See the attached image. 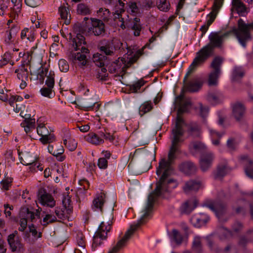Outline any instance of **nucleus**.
<instances>
[{
	"instance_id": "nucleus-1",
	"label": "nucleus",
	"mask_w": 253,
	"mask_h": 253,
	"mask_svg": "<svg viewBox=\"0 0 253 253\" xmlns=\"http://www.w3.org/2000/svg\"><path fill=\"white\" fill-rule=\"evenodd\" d=\"M179 105L175 127L172 129V139L171 146L168 154V159H162L159 163L157 168V175L160 176L159 180L156 184V187L148 197L147 205L144 210V213L135 224L132 225L125 233L123 237L119 240L108 253H117L125 247L134 234V232L141 225L144 224L150 215L153 208V205L158 197L162 196L167 192H169L178 185L177 181L169 177L173 173L172 163L176 158V153L179 150L180 143L182 142L181 137L183 134L182 128L184 121L181 115L188 110L190 105V101L186 100H176Z\"/></svg>"
},
{
	"instance_id": "nucleus-2",
	"label": "nucleus",
	"mask_w": 253,
	"mask_h": 253,
	"mask_svg": "<svg viewBox=\"0 0 253 253\" xmlns=\"http://www.w3.org/2000/svg\"><path fill=\"white\" fill-rule=\"evenodd\" d=\"M228 34V33L221 34L219 32H211L209 36L210 42L196 53V57L189 66V71L187 76L193 69L203 65L213 54L214 48L220 47L224 38L227 37Z\"/></svg>"
},
{
	"instance_id": "nucleus-3",
	"label": "nucleus",
	"mask_w": 253,
	"mask_h": 253,
	"mask_svg": "<svg viewBox=\"0 0 253 253\" xmlns=\"http://www.w3.org/2000/svg\"><path fill=\"white\" fill-rule=\"evenodd\" d=\"M142 54L143 51L139 50L133 55L127 58V59L124 57L118 58L109 65V72L115 74L116 76L122 77L125 74L126 69L136 62Z\"/></svg>"
},
{
	"instance_id": "nucleus-4",
	"label": "nucleus",
	"mask_w": 253,
	"mask_h": 253,
	"mask_svg": "<svg viewBox=\"0 0 253 253\" xmlns=\"http://www.w3.org/2000/svg\"><path fill=\"white\" fill-rule=\"evenodd\" d=\"M223 63L222 58L217 56L215 57L211 64L212 70L209 75L208 84L210 86L216 85L218 80L221 74V66Z\"/></svg>"
},
{
	"instance_id": "nucleus-5",
	"label": "nucleus",
	"mask_w": 253,
	"mask_h": 253,
	"mask_svg": "<svg viewBox=\"0 0 253 253\" xmlns=\"http://www.w3.org/2000/svg\"><path fill=\"white\" fill-rule=\"evenodd\" d=\"M110 229V224L106 225L104 222H102L93 236L92 247L96 248L100 245L102 241L106 239L107 233L109 232Z\"/></svg>"
},
{
	"instance_id": "nucleus-6",
	"label": "nucleus",
	"mask_w": 253,
	"mask_h": 253,
	"mask_svg": "<svg viewBox=\"0 0 253 253\" xmlns=\"http://www.w3.org/2000/svg\"><path fill=\"white\" fill-rule=\"evenodd\" d=\"M54 77V72L50 71L45 82L46 86L42 87L40 90V92L42 96L49 98L54 96L55 93L53 90L55 83Z\"/></svg>"
},
{
	"instance_id": "nucleus-7",
	"label": "nucleus",
	"mask_w": 253,
	"mask_h": 253,
	"mask_svg": "<svg viewBox=\"0 0 253 253\" xmlns=\"http://www.w3.org/2000/svg\"><path fill=\"white\" fill-rule=\"evenodd\" d=\"M37 133L41 136L40 141L43 144L52 142L55 140L53 133H51L43 124L38 125L37 128Z\"/></svg>"
},
{
	"instance_id": "nucleus-8",
	"label": "nucleus",
	"mask_w": 253,
	"mask_h": 253,
	"mask_svg": "<svg viewBox=\"0 0 253 253\" xmlns=\"http://www.w3.org/2000/svg\"><path fill=\"white\" fill-rule=\"evenodd\" d=\"M7 241L12 252H20L23 250V245L18 236L17 231H14L8 236Z\"/></svg>"
},
{
	"instance_id": "nucleus-9",
	"label": "nucleus",
	"mask_w": 253,
	"mask_h": 253,
	"mask_svg": "<svg viewBox=\"0 0 253 253\" xmlns=\"http://www.w3.org/2000/svg\"><path fill=\"white\" fill-rule=\"evenodd\" d=\"M196 69V68H195L194 69H193L190 72V73L187 76V75L189 71V68L188 71L184 78V80H183V82L184 83V89L186 91H189V92L197 91L199 90V89L201 87V86L203 84L202 82L199 79H195V80H194L190 82L189 83H186L187 79L188 78V76Z\"/></svg>"
},
{
	"instance_id": "nucleus-10",
	"label": "nucleus",
	"mask_w": 253,
	"mask_h": 253,
	"mask_svg": "<svg viewBox=\"0 0 253 253\" xmlns=\"http://www.w3.org/2000/svg\"><path fill=\"white\" fill-rule=\"evenodd\" d=\"M38 196L39 203L42 206L50 208L55 206V201L52 196L44 190L39 191Z\"/></svg>"
},
{
	"instance_id": "nucleus-11",
	"label": "nucleus",
	"mask_w": 253,
	"mask_h": 253,
	"mask_svg": "<svg viewBox=\"0 0 253 253\" xmlns=\"http://www.w3.org/2000/svg\"><path fill=\"white\" fill-rule=\"evenodd\" d=\"M92 26L88 28L95 36H103L105 32V25L101 20L91 18Z\"/></svg>"
},
{
	"instance_id": "nucleus-12",
	"label": "nucleus",
	"mask_w": 253,
	"mask_h": 253,
	"mask_svg": "<svg viewBox=\"0 0 253 253\" xmlns=\"http://www.w3.org/2000/svg\"><path fill=\"white\" fill-rule=\"evenodd\" d=\"M214 158V154L212 152H208L201 156L200 160V166L203 171H207L211 167Z\"/></svg>"
},
{
	"instance_id": "nucleus-13",
	"label": "nucleus",
	"mask_w": 253,
	"mask_h": 253,
	"mask_svg": "<svg viewBox=\"0 0 253 253\" xmlns=\"http://www.w3.org/2000/svg\"><path fill=\"white\" fill-rule=\"evenodd\" d=\"M72 42L75 50H80L83 53H88V49L84 46L86 42L83 36L77 34L75 38L72 39Z\"/></svg>"
},
{
	"instance_id": "nucleus-14",
	"label": "nucleus",
	"mask_w": 253,
	"mask_h": 253,
	"mask_svg": "<svg viewBox=\"0 0 253 253\" xmlns=\"http://www.w3.org/2000/svg\"><path fill=\"white\" fill-rule=\"evenodd\" d=\"M106 202V195L104 192H100L96 195L92 202V209L94 211H103V207Z\"/></svg>"
},
{
	"instance_id": "nucleus-15",
	"label": "nucleus",
	"mask_w": 253,
	"mask_h": 253,
	"mask_svg": "<svg viewBox=\"0 0 253 253\" xmlns=\"http://www.w3.org/2000/svg\"><path fill=\"white\" fill-rule=\"evenodd\" d=\"M126 28L132 30L133 34L135 36H139L142 29V26L140 23V19L137 17L129 20V22L126 23Z\"/></svg>"
},
{
	"instance_id": "nucleus-16",
	"label": "nucleus",
	"mask_w": 253,
	"mask_h": 253,
	"mask_svg": "<svg viewBox=\"0 0 253 253\" xmlns=\"http://www.w3.org/2000/svg\"><path fill=\"white\" fill-rule=\"evenodd\" d=\"M206 149V145L199 141H192L189 146L190 152L194 156L205 152Z\"/></svg>"
},
{
	"instance_id": "nucleus-17",
	"label": "nucleus",
	"mask_w": 253,
	"mask_h": 253,
	"mask_svg": "<svg viewBox=\"0 0 253 253\" xmlns=\"http://www.w3.org/2000/svg\"><path fill=\"white\" fill-rule=\"evenodd\" d=\"M198 201L195 198L190 199L183 203L180 208L181 213L184 214H189L197 206Z\"/></svg>"
},
{
	"instance_id": "nucleus-18",
	"label": "nucleus",
	"mask_w": 253,
	"mask_h": 253,
	"mask_svg": "<svg viewBox=\"0 0 253 253\" xmlns=\"http://www.w3.org/2000/svg\"><path fill=\"white\" fill-rule=\"evenodd\" d=\"M30 62V60L24 61L22 64L19 66L18 69L15 70V73H17V78L18 79H24L28 78V67Z\"/></svg>"
},
{
	"instance_id": "nucleus-19",
	"label": "nucleus",
	"mask_w": 253,
	"mask_h": 253,
	"mask_svg": "<svg viewBox=\"0 0 253 253\" xmlns=\"http://www.w3.org/2000/svg\"><path fill=\"white\" fill-rule=\"evenodd\" d=\"M242 0H232V9L234 11L237 13L241 16H245L248 11L245 5L242 2Z\"/></svg>"
},
{
	"instance_id": "nucleus-20",
	"label": "nucleus",
	"mask_w": 253,
	"mask_h": 253,
	"mask_svg": "<svg viewBox=\"0 0 253 253\" xmlns=\"http://www.w3.org/2000/svg\"><path fill=\"white\" fill-rule=\"evenodd\" d=\"M210 220V217L206 214L199 213L193 215L191 219V222L195 226L200 227L205 225Z\"/></svg>"
},
{
	"instance_id": "nucleus-21",
	"label": "nucleus",
	"mask_w": 253,
	"mask_h": 253,
	"mask_svg": "<svg viewBox=\"0 0 253 253\" xmlns=\"http://www.w3.org/2000/svg\"><path fill=\"white\" fill-rule=\"evenodd\" d=\"M25 120L21 124L22 127L27 134L30 133L35 128V119L31 118V115L25 114L24 117Z\"/></svg>"
},
{
	"instance_id": "nucleus-22",
	"label": "nucleus",
	"mask_w": 253,
	"mask_h": 253,
	"mask_svg": "<svg viewBox=\"0 0 253 253\" xmlns=\"http://www.w3.org/2000/svg\"><path fill=\"white\" fill-rule=\"evenodd\" d=\"M19 30V27L13 26L8 32H6V36L4 39V43L7 45L13 44L15 41V37Z\"/></svg>"
},
{
	"instance_id": "nucleus-23",
	"label": "nucleus",
	"mask_w": 253,
	"mask_h": 253,
	"mask_svg": "<svg viewBox=\"0 0 253 253\" xmlns=\"http://www.w3.org/2000/svg\"><path fill=\"white\" fill-rule=\"evenodd\" d=\"M201 186L200 181L190 180L186 182L183 187V190L185 193L198 191Z\"/></svg>"
},
{
	"instance_id": "nucleus-24",
	"label": "nucleus",
	"mask_w": 253,
	"mask_h": 253,
	"mask_svg": "<svg viewBox=\"0 0 253 253\" xmlns=\"http://www.w3.org/2000/svg\"><path fill=\"white\" fill-rule=\"evenodd\" d=\"M230 169L227 165L226 161L218 165L216 171L214 173L215 179H220L225 176L230 171Z\"/></svg>"
},
{
	"instance_id": "nucleus-25",
	"label": "nucleus",
	"mask_w": 253,
	"mask_h": 253,
	"mask_svg": "<svg viewBox=\"0 0 253 253\" xmlns=\"http://www.w3.org/2000/svg\"><path fill=\"white\" fill-rule=\"evenodd\" d=\"M20 215L21 217H24L28 220H30L31 222L34 223L36 222V218L40 219V215L31 211L27 208L24 207L21 208L20 211Z\"/></svg>"
},
{
	"instance_id": "nucleus-26",
	"label": "nucleus",
	"mask_w": 253,
	"mask_h": 253,
	"mask_svg": "<svg viewBox=\"0 0 253 253\" xmlns=\"http://www.w3.org/2000/svg\"><path fill=\"white\" fill-rule=\"evenodd\" d=\"M20 215L21 217H24L28 220H30L31 222L34 223L36 222V218L40 219V215L31 211L27 208L24 207L21 208L20 211Z\"/></svg>"
},
{
	"instance_id": "nucleus-27",
	"label": "nucleus",
	"mask_w": 253,
	"mask_h": 253,
	"mask_svg": "<svg viewBox=\"0 0 253 253\" xmlns=\"http://www.w3.org/2000/svg\"><path fill=\"white\" fill-rule=\"evenodd\" d=\"M169 237L172 243L178 246L180 245L184 240L183 236L175 229H172L171 232L169 233Z\"/></svg>"
},
{
	"instance_id": "nucleus-28",
	"label": "nucleus",
	"mask_w": 253,
	"mask_h": 253,
	"mask_svg": "<svg viewBox=\"0 0 253 253\" xmlns=\"http://www.w3.org/2000/svg\"><path fill=\"white\" fill-rule=\"evenodd\" d=\"M233 115L237 120H240L244 115L245 108L243 104L240 102H237L233 105Z\"/></svg>"
},
{
	"instance_id": "nucleus-29",
	"label": "nucleus",
	"mask_w": 253,
	"mask_h": 253,
	"mask_svg": "<svg viewBox=\"0 0 253 253\" xmlns=\"http://www.w3.org/2000/svg\"><path fill=\"white\" fill-rule=\"evenodd\" d=\"M241 159L244 162L246 165L245 170L247 175L253 178V162L250 160L247 156H241Z\"/></svg>"
},
{
	"instance_id": "nucleus-30",
	"label": "nucleus",
	"mask_w": 253,
	"mask_h": 253,
	"mask_svg": "<svg viewBox=\"0 0 253 253\" xmlns=\"http://www.w3.org/2000/svg\"><path fill=\"white\" fill-rule=\"evenodd\" d=\"M48 150L51 154L56 157L58 161L62 162L64 160L65 157L62 155L64 150L62 146H60L59 148H54L53 146L49 145L48 146Z\"/></svg>"
},
{
	"instance_id": "nucleus-31",
	"label": "nucleus",
	"mask_w": 253,
	"mask_h": 253,
	"mask_svg": "<svg viewBox=\"0 0 253 253\" xmlns=\"http://www.w3.org/2000/svg\"><path fill=\"white\" fill-rule=\"evenodd\" d=\"M180 170L186 174H191L196 170V167L193 163L187 162L182 163L179 166Z\"/></svg>"
},
{
	"instance_id": "nucleus-32",
	"label": "nucleus",
	"mask_w": 253,
	"mask_h": 253,
	"mask_svg": "<svg viewBox=\"0 0 253 253\" xmlns=\"http://www.w3.org/2000/svg\"><path fill=\"white\" fill-rule=\"evenodd\" d=\"M209 208L211 211L215 212L218 218H219L225 211V205L219 202H215L213 204L210 205Z\"/></svg>"
},
{
	"instance_id": "nucleus-33",
	"label": "nucleus",
	"mask_w": 253,
	"mask_h": 253,
	"mask_svg": "<svg viewBox=\"0 0 253 253\" xmlns=\"http://www.w3.org/2000/svg\"><path fill=\"white\" fill-rule=\"evenodd\" d=\"M85 139L87 142L95 145L102 144L104 142L103 139L101 138L100 134L98 135L94 133H88L85 137Z\"/></svg>"
},
{
	"instance_id": "nucleus-34",
	"label": "nucleus",
	"mask_w": 253,
	"mask_h": 253,
	"mask_svg": "<svg viewBox=\"0 0 253 253\" xmlns=\"http://www.w3.org/2000/svg\"><path fill=\"white\" fill-rule=\"evenodd\" d=\"M100 51L107 55L114 54L116 48L114 45V41L107 42L104 45L100 47Z\"/></svg>"
},
{
	"instance_id": "nucleus-35",
	"label": "nucleus",
	"mask_w": 253,
	"mask_h": 253,
	"mask_svg": "<svg viewBox=\"0 0 253 253\" xmlns=\"http://www.w3.org/2000/svg\"><path fill=\"white\" fill-rule=\"evenodd\" d=\"M209 130L210 133L212 143L213 145L215 146L219 145L220 139L223 135V133L217 132L216 130L210 128L209 129Z\"/></svg>"
},
{
	"instance_id": "nucleus-36",
	"label": "nucleus",
	"mask_w": 253,
	"mask_h": 253,
	"mask_svg": "<svg viewBox=\"0 0 253 253\" xmlns=\"http://www.w3.org/2000/svg\"><path fill=\"white\" fill-rule=\"evenodd\" d=\"M59 12L62 19L65 20L64 23L68 25L70 22V16H69V10L68 7L61 6L59 8Z\"/></svg>"
},
{
	"instance_id": "nucleus-37",
	"label": "nucleus",
	"mask_w": 253,
	"mask_h": 253,
	"mask_svg": "<svg viewBox=\"0 0 253 253\" xmlns=\"http://www.w3.org/2000/svg\"><path fill=\"white\" fill-rule=\"evenodd\" d=\"M153 108L151 101H147L142 103L139 108V114L141 117L150 112Z\"/></svg>"
},
{
	"instance_id": "nucleus-38",
	"label": "nucleus",
	"mask_w": 253,
	"mask_h": 253,
	"mask_svg": "<svg viewBox=\"0 0 253 253\" xmlns=\"http://www.w3.org/2000/svg\"><path fill=\"white\" fill-rule=\"evenodd\" d=\"M55 213L56 215V217L59 219L64 220L66 218H69V215L72 212H68L67 209L64 208L57 207L55 209Z\"/></svg>"
},
{
	"instance_id": "nucleus-39",
	"label": "nucleus",
	"mask_w": 253,
	"mask_h": 253,
	"mask_svg": "<svg viewBox=\"0 0 253 253\" xmlns=\"http://www.w3.org/2000/svg\"><path fill=\"white\" fill-rule=\"evenodd\" d=\"M125 11H121V10L120 9H116L115 12L113 14L114 20L116 21L117 19L119 20V21L120 22V24L117 23V24L122 29H125L126 28V26L125 24V22L124 21V18L122 17V14Z\"/></svg>"
},
{
	"instance_id": "nucleus-40",
	"label": "nucleus",
	"mask_w": 253,
	"mask_h": 253,
	"mask_svg": "<svg viewBox=\"0 0 253 253\" xmlns=\"http://www.w3.org/2000/svg\"><path fill=\"white\" fill-rule=\"evenodd\" d=\"M192 249L195 253H201L202 247L201 244V238L199 236H196L192 243Z\"/></svg>"
},
{
	"instance_id": "nucleus-41",
	"label": "nucleus",
	"mask_w": 253,
	"mask_h": 253,
	"mask_svg": "<svg viewBox=\"0 0 253 253\" xmlns=\"http://www.w3.org/2000/svg\"><path fill=\"white\" fill-rule=\"evenodd\" d=\"M98 16L104 21H108L111 17V13L109 9L105 8H100L97 11Z\"/></svg>"
},
{
	"instance_id": "nucleus-42",
	"label": "nucleus",
	"mask_w": 253,
	"mask_h": 253,
	"mask_svg": "<svg viewBox=\"0 0 253 253\" xmlns=\"http://www.w3.org/2000/svg\"><path fill=\"white\" fill-rule=\"evenodd\" d=\"M85 53L82 52L81 53L77 52L73 55V58L74 60L78 61L80 65L84 66L86 64L87 62L86 56Z\"/></svg>"
},
{
	"instance_id": "nucleus-43",
	"label": "nucleus",
	"mask_w": 253,
	"mask_h": 253,
	"mask_svg": "<svg viewBox=\"0 0 253 253\" xmlns=\"http://www.w3.org/2000/svg\"><path fill=\"white\" fill-rule=\"evenodd\" d=\"M57 221V217L50 214H47L43 217L42 223L41 220H40L41 223L44 227L46 226L48 224L53 223Z\"/></svg>"
},
{
	"instance_id": "nucleus-44",
	"label": "nucleus",
	"mask_w": 253,
	"mask_h": 253,
	"mask_svg": "<svg viewBox=\"0 0 253 253\" xmlns=\"http://www.w3.org/2000/svg\"><path fill=\"white\" fill-rule=\"evenodd\" d=\"M48 69L41 66L38 70L37 78L41 83H43L44 77L47 76Z\"/></svg>"
},
{
	"instance_id": "nucleus-45",
	"label": "nucleus",
	"mask_w": 253,
	"mask_h": 253,
	"mask_svg": "<svg viewBox=\"0 0 253 253\" xmlns=\"http://www.w3.org/2000/svg\"><path fill=\"white\" fill-rule=\"evenodd\" d=\"M157 4L158 8L161 11L167 12L169 9L170 4L167 0H159Z\"/></svg>"
},
{
	"instance_id": "nucleus-46",
	"label": "nucleus",
	"mask_w": 253,
	"mask_h": 253,
	"mask_svg": "<svg viewBox=\"0 0 253 253\" xmlns=\"http://www.w3.org/2000/svg\"><path fill=\"white\" fill-rule=\"evenodd\" d=\"M63 143L70 151H74L77 146V143L74 139L70 138L65 139L63 140Z\"/></svg>"
},
{
	"instance_id": "nucleus-47",
	"label": "nucleus",
	"mask_w": 253,
	"mask_h": 253,
	"mask_svg": "<svg viewBox=\"0 0 253 253\" xmlns=\"http://www.w3.org/2000/svg\"><path fill=\"white\" fill-rule=\"evenodd\" d=\"M190 132L195 137H199L201 134V127L196 124L192 125L190 128Z\"/></svg>"
},
{
	"instance_id": "nucleus-48",
	"label": "nucleus",
	"mask_w": 253,
	"mask_h": 253,
	"mask_svg": "<svg viewBox=\"0 0 253 253\" xmlns=\"http://www.w3.org/2000/svg\"><path fill=\"white\" fill-rule=\"evenodd\" d=\"M244 71L240 67H235L232 74V79L234 81H236L242 78L244 76Z\"/></svg>"
},
{
	"instance_id": "nucleus-49",
	"label": "nucleus",
	"mask_w": 253,
	"mask_h": 253,
	"mask_svg": "<svg viewBox=\"0 0 253 253\" xmlns=\"http://www.w3.org/2000/svg\"><path fill=\"white\" fill-rule=\"evenodd\" d=\"M144 83L145 82L143 80H140L131 85L130 86V89L132 92H137L138 90L140 89L141 87L144 85Z\"/></svg>"
},
{
	"instance_id": "nucleus-50",
	"label": "nucleus",
	"mask_w": 253,
	"mask_h": 253,
	"mask_svg": "<svg viewBox=\"0 0 253 253\" xmlns=\"http://www.w3.org/2000/svg\"><path fill=\"white\" fill-rule=\"evenodd\" d=\"M29 228L30 230V232L31 233L32 236L36 239H38L42 237V233L41 232H38L37 230V226L35 225L33 223L31 225H29Z\"/></svg>"
},
{
	"instance_id": "nucleus-51",
	"label": "nucleus",
	"mask_w": 253,
	"mask_h": 253,
	"mask_svg": "<svg viewBox=\"0 0 253 253\" xmlns=\"http://www.w3.org/2000/svg\"><path fill=\"white\" fill-rule=\"evenodd\" d=\"M71 202L70 198L68 195L65 197L62 200L63 207L67 209L68 212H72V207Z\"/></svg>"
},
{
	"instance_id": "nucleus-52",
	"label": "nucleus",
	"mask_w": 253,
	"mask_h": 253,
	"mask_svg": "<svg viewBox=\"0 0 253 253\" xmlns=\"http://www.w3.org/2000/svg\"><path fill=\"white\" fill-rule=\"evenodd\" d=\"M77 12L79 14L86 15L89 13L90 10L87 6L84 4L80 3L78 5Z\"/></svg>"
},
{
	"instance_id": "nucleus-53",
	"label": "nucleus",
	"mask_w": 253,
	"mask_h": 253,
	"mask_svg": "<svg viewBox=\"0 0 253 253\" xmlns=\"http://www.w3.org/2000/svg\"><path fill=\"white\" fill-rule=\"evenodd\" d=\"M59 68L61 71L66 72L68 71L69 67L68 62L64 59H60L58 62Z\"/></svg>"
},
{
	"instance_id": "nucleus-54",
	"label": "nucleus",
	"mask_w": 253,
	"mask_h": 253,
	"mask_svg": "<svg viewBox=\"0 0 253 253\" xmlns=\"http://www.w3.org/2000/svg\"><path fill=\"white\" fill-rule=\"evenodd\" d=\"M11 2L13 4L14 10L15 12H20L22 5V0H11Z\"/></svg>"
},
{
	"instance_id": "nucleus-55",
	"label": "nucleus",
	"mask_w": 253,
	"mask_h": 253,
	"mask_svg": "<svg viewBox=\"0 0 253 253\" xmlns=\"http://www.w3.org/2000/svg\"><path fill=\"white\" fill-rule=\"evenodd\" d=\"M217 12L212 10L208 15V20L207 23H208L209 25H211L212 22L214 21L215 19Z\"/></svg>"
},
{
	"instance_id": "nucleus-56",
	"label": "nucleus",
	"mask_w": 253,
	"mask_h": 253,
	"mask_svg": "<svg viewBox=\"0 0 253 253\" xmlns=\"http://www.w3.org/2000/svg\"><path fill=\"white\" fill-rule=\"evenodd\" d=\"M25 3L29 6L36 7L41 3V0H25Z\"/></svg>"
},
{
	"instance_id": "nucleus-57",
	"label": "nucleus",
	"mask_w": 253,
	"mask_h": 253,
	"mask_svg": "<svg viewBox=\"0 0 253 253\" xmlns=\"http://www.w3.org/2000/svg\"><path fill=\"white\" fill-rule=\"evenodd\" d=\"M97 165L100 169H106L108 166L107 160L104 158H100L98 159Z\"/></svg>"
},
{
	"instance_id": "nucleus-58",
	"label": "nucleus",
	"mask_w": 253,
	"mask_h": 253,
	"mask_svg": "<svg viewBox=\"0 0 253 253\" xmlns=\"http://www.w3.org/2000/svg\"><path fill=\"white\" fill-rule=\"evenodd\" d=\"M100 136L101 138H103L105 140H109L111 142H113L115 139L114 136L110 133L100 132Z\"/></svg>"
},
{
	"instance_id": "nucleus-59",
	"label": "nucleus",
	"mask_w": 253,
	"mask_h": 253,
	"mask_svg": "<svg viewBox=\"0 0 253 253\" xmlns=\"http://www.w3.org/2000/svg\"><path fill=\"white\" fill-rule=\"evenodd\" d=\"M27 219L24 217H21L20 219L19 230L20 231H23L27 227Z\"/></svg>"
},
{
	"instance_id": "nucleus-60",
	"label": "nucleus",
	"mask_w": 253,
	"mask_h": 253,
	"mask_svg": "<svg viewBox=\"0 0 253 253\" xmlns=\"http://www.w3.org/2000/svg\"><path fill=\"white\" fill-rule=\"evenodd\" d=\"M29 30L28 28H24L23 30H22L21 32V38L22 40L27 38L29 41L31 42L34 40V37L33 36L30 37H27V33L29 32Z\"/></svg>"
},
{
	"instance_id": "nucleus-61",
	"label": "nucleus",
	"mask_w": 253,
	"mask_h": 253,
	"mask_svg": "<svg viewBox=\"0 0 253 253\" xmlns=\"http://www.w3.org/2000/svg\"><path fill=\"white\" fill-rule=\"evenodd\" d=\"M107 69L105 68H102L101 72H99L97 75V78L101 80H106L108 77V74L106 73Z\"/></svg>"
},
{
	"instance_id": "nucleus-62",
	"label": "nucleus",
	"mask_w": 253,
	"mask_h": 253,
	"mask_svg": "<svg viewBox=\"0 0 253 253\" xmlns=\"http://www.w3.org/2000/svg\"><path fill=\"white\" fill-rule=\"evenodd\" d=\"M227 146L230 150L232 151L236 149L237 143L234 139L230 138L227 140Z\"/></svg>"
},
{
	"instance_id": "nucleus-63",
	"label": "nucleus",
	"mask_w": 253,
	"mask_h": 253,
	"mask_svg": "<svg viewBox=\"0 0 253 253\" xmlns=\"http://www.w3.org/2000/svg\"><path fill=\"white\" fill-rule=\"evenodd\" d=\"M223 0H214L213 5L212 7V10L218 12L219 9L222 4Z\"/></svg>"
},
{
	"instance_id": "nucleus-64",
	"label": "nucleus",
	"mask_w": 253,
	"mask_h": 253,
	"mask_svg": "<svg viewBox=\"0 0 253 253\" xmlns=\"http://www.w3.org/2000/svg\"><path fill=\"white\" fill-rule=\"evenodd\" d=\"M208 100L212 103H216L218 100V96L214 93H210L208 95Z\"/></svg>"
}]
</instances>
